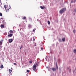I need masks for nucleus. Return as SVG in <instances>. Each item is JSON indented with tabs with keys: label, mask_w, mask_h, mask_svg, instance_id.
Instances as JSON below:
<instances>
[{
	"label": "nucleus",
	"mask_w": 76,
	"mask_h": 76,
	"mask_svg": "<svg viewBox=\"0 0 76 76\" xmlns=\"http://www.w3.org/2000/svg\"><path fill=\"white\" fill-rule=\"evenodd\" d=\"M74 12H75V13H76V9H74Z\"/></svg>",
	"instance_id": "21"
},
{
	"label": "nucleus",
	"mask_w": 76,
	"mask_h": 76,
	"mask_svg": "<svg viewBox=\"0 0 76 76\" xmlns=\"http://www.w3.org/2000/svg\"><path fill=\"white\" fill-rule=\"evenodd\" d=\"M29 62L30 64L32 63V61H29Z\"/></svg>",
	"instance_id": "23"
},
{
	"label": "nucleus",
	"mask_w": 76,
	"mask_h": 76,
	"mask_svg": "<svg viewBox=\"0 0 76 76\" xmlns=\"http://www.w3.org/2000/svg\"><path fill=\"white\" fill-rule=\"evenodd\" d=\"M71 3H73V1H72H72H71Z\"/></svg>",
	"instance_id": "33"
},
{
	"label": "nucleus",
	"mask_w": 76,
	"mask_h": 76,
	"mask_svg": "<svg viewBox=\"0 0 76 76\" xmlns=\"http://www.w3.org/2000/svg\"><path fill=\"white\" fill-rule=\"evenodd\" d=\"M40 48L41 50H43V48H42V46L41 45L40 46Z\"/></svg>",
	"instance_id": "14"
},
{
	"label": "nucleus",
	"mask_w": 76,
	"mask_h": 76,
	"mask_svg": "<svg viewBox=\"0 0 76 76\" xmlns=\"http://www.w3.org/2000/svg\"><path fill=\"white\" fill-rule=\"evenodd\" d=\"M3 19V18H1L0 19L1 20V19Z\"/></svg>",
	"instance_id": "31"
},
{
	"label": "nucleus",
	"mask_w": 76,
	"mask_h": 76,
	"mask_svg": "<svg viewBox=\"0 0 76 76\" xmlns=\"http://www.w3.org/2000/svg\"><path fill=\"white\" fill-rule=\"evenodd\" d=\"M59 40H61V39H59Z\"/></svg>",
	"instance_id": "38"
},
{
	"label": "nucleus",
	"mask_w": 76,
	"mask_h": 76,
	"mask_svg": "<svg viewBox=\"0 0 76 76\" xmlns=\"http://www.w3.org/2000/svg\"><path fill=\"white\" fill-rule=\"evenodd\" d=\"M11 69H12V68H11Z\"/></svg>",
	"instance_id": "39"
},
{
	"label": "nucleus",
	"mask_w": 76,
	"mask_h": 76,
	"mask_svg": "<svg viewBox=\"0 0 76 76\" xmlns=\"http://www.w3.org/2000/svg\"><path fill=\"white\" fill-rule=\"evenodd\" d=\"M3 67H4V66H3V64H2L0 66V68L1 69H2V68H3Z\"/></svg>",
	"instance_id": "13"
},
{
	"label": "nucleus",
	"mask_w": 76,
	"mask_h": 76,
	"mask_svg": "<svg viewBox=\"0 0 76 76\" xmlns=\"http://www.w3.org/2000/svg\"><path fill=\"white\" fill-rule=\"evenodd\" d=\"M66 10V8H64L60 10L59 13L60 14H62V13H63Z\"/></svg>",
	"instance_id": "2"
},
{
	"label": "nucleus",
	"mask_w": 76,
	"mask_h": 76,
	"mask_svg": "<svg viewBox=\"0 0 76 76\" xmlns=\"http://www.w3.org/2000/svg\"><path fill=\"white\" fill-rule=\"evenodd\" d=\"M30 71L29 70H27V72L28 73H29V72Z\"/></svg>",
	"instance_id": "28"
},
{
	"label": "nucleus",
	"mask_w": 76,
	"mask_h": 76,
	"mask_svg": "<svg viewBox=\"0 0 76 76\" xmlns=\"http://www.w3.org/2000/svg\"><path fill=\"white\" fill-rule=\"evenodd\" d=\"M14 65H16V63H14Z\"/></svg>",
	"instance_id": "30"
},
{
	"label": "nucleus",
	"mask_w": 76,
	"mask_h": 76,
	"mask_svg": "<svg viewBox=\"0 0 76 76\" xmlns=\"http://www.w3.org/2000/svg\"><path fill=\"white\" fill-rule=\"evenodd\" d=\"M1 28H4V25H1Z\"/></svg>",
	"instance_id": "9"
},
{
	"label": "nucleus",
	"mask_w": 76,
	"mask_h": 76,
	"mask_svg": "<svg viewBox=\"0 0 76 76\" xmlns=\"http://www.w3.org/2000/svg\"><path fill=\"white\" fill-rule=\"evenodd\" d=\"M13 41V39H10L9 40V42L10 43H11Z\"/></svg>",
	"instance_id": "4"
},
{
	"label": "nucleus",
	"mask_w": 76,
	"mask_h": 76,
	"mask_svg": "<svg viewBox=\"0 0 76 76\" xmlns=\"http://www.w3.org/2000/svg\"><path fill=\"white\" fill-rule=\"evenodd\" d=\"M52 70L53 71V72H54V71H56V68H52Z\"/></svg>",
	"instance_id": "5"
},
{
	"label": "nucleus",
	"mask_w": 76,
	"mask_h": 76,
	"mask_svg": "<svg viewBox=\"0 0 76 76\" xmlns=\"http://www.w3.org/2000/svg\"><path fill=\"white\" fill-rule=\"evenodd\" d=\"M9 70L10 73H12V70H10V69H9Z\"/></svg>",
	"instance_id": "8"
},
{
	"label": "nucleus",
	"mask_w": 76,
	"mask_h": 76,
	"mask_svg": "<svg viewBox=\"0 0 76 76\" xmlns=\"http://www.w3.org/2000/svg\"><path fill=\"white\" fill-rule=\"evenodd\" d=\"M37 45L36 44L35 46H36Z\"/></svg>",
	"instance_id": "37"
},
{
	"label": "nucleus",
	"mask_w": 76,
	"mask_h": 76,
	"mask_svg": "<svg viewBox=\"0 0 76 76\" xmlns=\"http://www.w3.org/2000/svg\"><path fill=\"white\" fill-rule=\"evenodd\" d=\"M33 32H35V30L33 29Z\"/></svg>",
	"instance_id": "32"
},
{
	"label": "nucleus",
	"mask_w": 76,
	"mask_h": 76,
	"mask_svg": "<svg viewBox=\"0 0 76 76\" xmlns=\"http://www.w3.org/2000/svg\"><path fill=\"white\" fill-rule=\"evenodd\" d=\"M56 69H58V66H56Z\"/></svg>",
	"instance_id": "24"
},
{
	"label": "nucleus",
	"mask_w": 76,
	"mask_h": 76,
	"mask_svg": "<svg viewBox=\"0 0 76 76\" xmlns=\"http://www.w3.org/2000/svg\"><path fill=\"white\" fill-rule=\"evenodd\" d=\"M0 47H1V46H0Z\"/></svg>",
	"instance_id": "40"
},
{
	"label": "nucleus",
	"mask_w": 76,
	"mask_h": 76,
	"mask_svg": "<svg viewBox=\"0 0 76 76\" xmlns=\"http://www.w3.org/2000/svg\"><path fill=\"white\" fill-rule=\"evenodd\" d=\"M35 65H36V67H38V64L37 63H36Z\"/></svg>",
	"instance_id": "15"
},
{
	"label": "nucleus",
	"mask_w": 76,
	"mask_h": 76,
	"mask_svg": "<svg viewBox=\"0 0 76 76\" xmlns=\"http://www.w3.org/2000/svg\"><path fill=\"white\" fill-rule=\"evenodd\" d=\"M0 16H2V13H0Z\"/></svg>",
	"instance_id": "25"
},
{
	"label": "nucleus",
	"mask_w": 76,
	"mask_h": 76,
	"mask_svg": "<svg viewBox=\"0 0 76 76\" xmlns=\"http://www.w3.org/2000/svg\"><path fill=\"white\" fill-rule=\"evenodd\" d=\"M23 46H21V47H20V49H21V48H23Z\"/></svg>",
	"instance_id": "27"
},
{
	"label": "nucleus",
	"mask_w": 76,
	"mask_h": 76,
	"mask_svg": "<svg viewBox=\"0 0 76 76\" xmlns=\"http://www.w3.org/2000/svg\"><path fill=\"white\" fill-rule=\"evenodd\" d=\"M62 40L64 42V41H65V38L64 37L63 39H62Z\"/></svg>",
	"instance_id": "12"
},
{
	"label": "nucleus",
	"mask_w": 76,
	"mask_h": 76,
	"mask_svg": "<svg viewBox=\"0 0 76 76\" xmlns=\"http://www.w3.org/2000/svg\"><path fill=\"white\" fill-rule=\"evenodd\" d=\"M68 69H69V68H68Z\"/></svg>",
	"instance_id": "36"
},
{
	"label": "nucleus",
	"mask_w": 76,
	"mask_h": 76,
	"mask_svg": "<svg viewBox=\"0 0 76 76\" xmlns=\"http://www.w3.org/2000/svg\"><path fill=\"white\" fill-rule=\"evenodd\" d=\"M33 41H35V37H33Z\"/></svg>",
	"instance_id": "20"
},
{
	"label": "nucleus",
	"mask_w": 76,
	"mask_h": 76,
	"mask_svg": "<svg viewBox=\"0 0 76 76\" xmlns=\"http://www.w3.org/2000/svg\"><path fill=\"white\" fill-rule=\"evenodd\" d=\"M75 1H76V0H75Z\"/></svg>",
	"instance_id": "35"
},
{
	"label": "nucleus",
	"mask_w": 76,
	"mask_h": 76,
	"mask_svg": "<svg viewBox=\"0 0 76 76\" xmlns=\"http://www.w3.org/2000/svg\"><path fill=\"white\" fill-rule=\"evenodd\" d=\"M40 8H41L42 9H45V7L44 6H40Z\"/></svg>",
	"instance_id": "6"
},
{
	"label": "nucleus",
	"mask_w": 76,
	"mask_h": 76,
	"mask_svg": "<svg viewBox=\"0 0 76 76\" xmlns=\"http://www.w3.org/2000/svg\"><path fill=\"white\" fill-rule=\"evenodd\" d=\"M48 23L49 25H50V21H48Z\"/></svg>",
	"instance_id": "18"
},
{
	"label": "nucleus",
	"mask_w": 76,
	"mask_h": 76,
	"mask_svg": "<svg viewBox=\"0 0 76 76\" xmlns=\"http://www.w3.org/2000/svg\"><path fill=\"white\" fill-rule=\"evenodd\" d=\"M1 41H2V42H3V40L2 39V40H1Z\"/></svg>",
	"instance_id": "34"
},
{
	"label": "nucleus",
	"mask_w": 76,
	"mask_h": 76,
	"mask_svg": "<svg viewBox=\"0 0 76 76\" xmlns=\"http://www.w3.org/2000/svg\"><path fill=\"white\" fill-rule=\"evenodd\" d=\"M73 52L74 53H76V49H74L73 50Z\"/></svg>",
	"instance_id": "16"
},
{
	"label": "nucleus",
	"mask_w": 76,
	"mask_h": 76,
	"mask_svg": "<svg viewBox=\"0 0 76 76\" xmlns=\"http://www.w3.org/2000/svg\"><path fill=\"white\" fill-rule=\"evenodd\" d=\"M28 27L29 28H32V26H31V25L29 24L28 26Z\"/></svg>",
	"instance_id": "7"
},
{
	"label": "nucleus",
	"mask_w": 76,
	"mask_h": 76,
	"mask_svg": "<svg viewBox=\"0 0 76 76\" xmlns=\"http://www.w3.org/2000/svg\"><path fill=\"white\" fill-rule=\"evenodd\" d=\"M4 7L5 9V10L6 11V12H9V9H10V6H6V5H4Z\"/></svg>",
	"instance_id": "1"
},
{
	"label": "nucleus",
	"mask_w": 76,
	"mask_h": 76,
	"mask_svg": "<svg viewBox=\"0 0 76 76\" xmlns=\"http://www.w3.org/2000/svg\"><path fill=\"white\" fill-rule=\"evenodd\" d=\"M23 19H26V17H23Z\"/></svg>",
	"instance_id": "17"
},
{
	"label": "nucleus",
	"mask_w": 76,
	"mask_h": 76,
	"mask_svg": "<svg viewBox=\"0 0 76 76\" xmlns=\"http://www.w3.org/2000/svg\"><path fill=\"white\" fill-rule=\"evenodd\" d=\"M29 20L30 21H31L32 20V19L31 18H29Z\"/></svg>",
	"instance_id": "26"
},
{
	"label": "nucleus",
	"mask_w": 76,
	"mask_h": 76,
	"mask_svg": "<svg viewBox=\"0 0 76 76\" xmlns=\"http://www.w3.org/2000/svg\"><path fill=\"white\" fill-rule=\"evenodd\" d=\"M10 32L11 33V34H12V33H13V31L12 30H10Z\"/></svg>",
	"instance_id": "11"
},
{
	"label": "nucleus",
	"mask_w": 76,
	"mask_h": 76,
	"mask_svg": "<svg viewBox=\"0 0 76 76\" xmlns=\"http://www.w3.org/2000/svg\"><path fill=\"white\" fill-rule=\"evenodd\" d=\"M8 37H12V34H9L8 35Z\"/></svg>",
	"instance_id": "10"
},
{
	"label": "nucleus",
	"mask_w": 76,
	"mask_h": 76,
	"mask_svg": "<svg viewBox=\"0 0 76 76\" xmlns=\"http://www.w3.org/2000/svg\"><path fill=\"white\" fill-rule=\"evenodd\" d=\"M56 66H57V61H56Z\"/></svg>",
	"instance_id": "29"
},
{
	"label": "nucleus",
	"mask_w": 76,
	"mask_h": 76,
	"mask_svg": "<svg viewBox=\"0 0 76 76\" xmlns=\"http://www.w3.org/2000/svg\"><path fill=\"white\" fill-rule=\"evenodd\" d=\"M2 44H3V43L2 42L0 41V45H2Z\"/></svg>",
	"instance_id": "19"
},
{
	"label": "nucleus",
	"mask_w": 76,
	"mask_h": 76,
	"mask_svg": "<svg viewBox=\"0 0 76 76\" xmlns=\"http://www.w3.org/2000/svg\"><path fill=\"white\" fill-rule=\"evenodd\" d=\"M37 69V66H36V65L34 64L33 66L32 69L35 72V70H36V69Z\"/></svg>",
	"instance_id": "3"
},
{
	"label": "nucleus",
	"mask_w": 76,
	"mask_h": 76,
	"mask_svg": "<svg viewBox=\"0 0 76 76\" xmlns=\"http://www.w3.org/2000/svg\"><path fill=\"white\" fill-rule=\"evenodd\" d=\"M73 32H74V33H75V32H76V30H74L73 31Z\"/></svg>",
	"instance_id": "22"
}]
</instances>
